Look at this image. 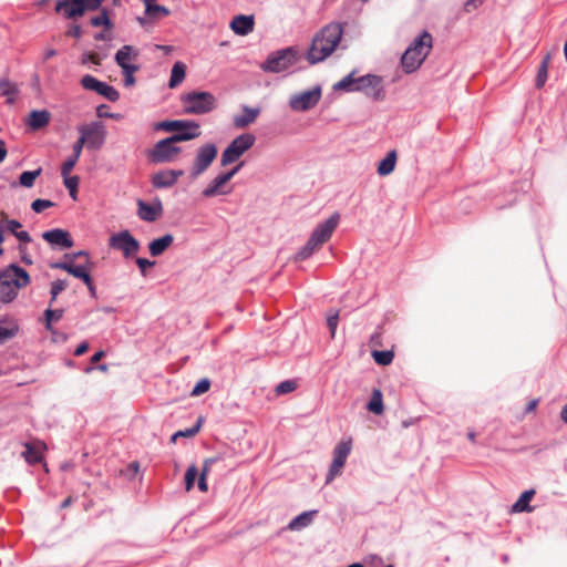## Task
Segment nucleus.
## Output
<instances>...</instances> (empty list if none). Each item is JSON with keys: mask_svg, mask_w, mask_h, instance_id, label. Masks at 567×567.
Instances as JSON below:
<instances>
[{"mask_svg": "<svg viewBox=\"0 0 567 567\" xmlns=\"http://www.w3.org/2000/svg\"><path fill=\"white\" fill-rule=\"evenodd\" d=\"M41 174V168L39 169H35V171H28V172H23L21 175H20V184L24 187H31L35 181V178Z\"/></svg>", "mask_w": 567, "mask_h": 567, "instance_id": "ea45409f", "label": "nucleus"}, {"mask_svg": "<svg viewBox=\"0 0 567 567\" xmlns=\"http://www.w3.org/2000/svg\"><path fill=\"white\" fill-rule=\"evenodd\" d=\"M81 62L82 64H86L90 62L95 65H101L102 58L95 52H85L82 54Z\"/></svg>", "mask_w": 567, "mask_h": 567, "instance_id": "de8ad7c7", "label": "nucleus"}, {"mask_svg": "<svg viewBox=\"0 0 567 567\" xmlns=\"http://www.w3.org/2000/svg\"><path fill=\"white\" fill-rule=\"evenodd\" d=\"M84 146L87 148V143L85 142L84 137L82 135H80L78 141L73 144V147H72L73 154H72V156H74L75 158H80V156L82 154V150H83Z\"/></svg>", "mask_w": 567, "mask_h": 567, "instance_id": "5fc2aeb1", "label": "nucleus"}, {"mask_svg": "<svg viewBox=\"0 0 567 567\" xmlns=\"http://www.w3.org/2000/svg\"><path fill=\"white\" fill-rule=\"evenodd\" d=\"M14 236L22 243H29L31 240L29 234L24 230H18Z\"/></svg>", "mask_w": 567, "mask_h": 567, "instance_id": "69168bd1", "label": "nucleus"}, {"mask_svg": "<svg viewBox=\"0 0 567 567\" xmlns=\"http://www.w3.org/2000/svg\"><path fill=\"white\" fill-rule=\"evenodd\" d=\"M50 118H51V114L49 111L47 110H41V111H32L30 114H29V117H28V121H27V124L32 128V130H40L44 126H47L50 122Z\"/></svg>", "mask_w": 567, "mask_h": 567, "instance_id": "393cba45", "label": "nucleus"}, {"mask_svg": "<svg viewBox=\"0 0 567 567\" xmlns=\"http://www.w3.org/2000/svg\"><path fill=\"white\" fill-rule=\"evenodd\" d=\"M78 131L87 143V148L92 151L101 150L107 136L105 125L99 121L82 124L78 127Z\"/></svg>", "mask_w": 567, "mask_h": 567, "instance_id": "9b49d317", "label": "nucleus"}, {"mask_svg": "<svg viewBox=\"0 0 567 567\" xmlns=\"http://www.w3.org/2000/svg\"><path fill=\"white\" fill-rule=\"evenodd\" d=\"M24 451L21 456L29 465L43 462V456L48 450L47 444L41 440H32L31 442L23 443Z\"/></svg>", "mask_w": 567, "mask_h": 567, "instance_id": "f3484780", "label": "nucleus"}, {"mask_svg": "<svg viewBox=\"0 0 567 567\" xmlns=\"http://www.w3.org/2000/svg\"><path fill=\"white\" fill-rule=\"evenodd\" d=\"M259 113L258 107L244 106L241 113L233 117V124L236 128H245L257 120Z\"/></svg>", "mask_w": 567, "mask_h": 567, "instance_id": "4be33fe9", "label": "nucleus"}, {"mask_svg": "<svg viewBox=\"0 0 567 567\" xmlns=\"http://www.w3.org/2000/svg\"><path fill=\"white\" fill-rule=\"evenodd\" d=\"M433 47L432 35L423 31L405 50L401 64L406 73L416 71L426 59Z\"/></svg>", "mask_w": 567, "mask_h": 567, "instance_id": "20e7f679", "label": "nucleus"}, {"mask_svg": "<svg viewBox=\"0 0 567 567\" xmlns=\"http://www.w3.org/2000/svg\"><path fill=\"white\" fill-rule=\"evenodd\" d=\"M19 93L18 85L8 79L0 80V94L7 99V103H14Z\"/></svg>", "mask_w": 567, "mask_h": 567, "instance_id": "c85d7f7f", "label": "nucleus"}, {"mask_svg": "<svg viewBox=\"0 0 567 567\" xmlns=\"http://www.w3.org/2000/svg\"><path fill=\"white\" fill-rule=\"evenodd\" d=\"M79 161V158H75L74 156H71L70 158H68L63 164H62V167H61V175L63 177L65 176H71L70 173L72 172V169L74 168L76 162Z\"/></svg>", "mask_w": 567, "mask_h": 567, "instance_id": "8fccbe9b", "label": "nucleus"}, {"mask_svg": "<svg viewBox=\"0 0 567 567\" xmlns=\"http://www.w3.org/2000/svg\"><path fill=\"white\" fill-rule=\"evenodd\" d=\"M140 52L133 45H123L115 53V62L121 69L134 68Z\"/></svg>", "mask_w": 567, "mask_h": 567, "instance_id": "6ab92c4d", "label": "nucleus"}, {"mask_svg": "<svg viewBox=\"0 0 567 567\" xmlns=\"http://www.w3.org/2000/svg\"><path fill=\"white\" fill-rule=\"evenodd\" d=\"M52 268L62 269L74 276L75 278L82 279L84 282L90 281V268L84 265H74L71 259H66L62 262H55L51 265Z\"/></svg>", "mask_w": 567, "mask_h": 567, "instance_id": "aec40b11", "label": "nucleus"}, {"mask_svg": "<svg viewBox=\"0 0 567 567\" xmlns=\"http://www.w3.org/2000/svg\"><path fill=\"white\" fill-rule=\"evenodd\" d=\"M82 28L78 23H72L69 29L65 31L66 37H72L74 39H81L82 38Z\"/></svg>", "mask_w": 567, "mask_h": 567, "instance_id": "6e6d98bb", "label": "nucleus"}, {"mask_svg": "<svg viewBox=\"0 0 567 567\" xmlns=\"http://www.w3.org/2000/svg\"><path fill=\"white\" fill-rule=\"evenodd\" d=\"M183 112L185 114L202 115L217 107V99L207 91H192L181 96Z\"/></svg>", "mask_w": 567, "mask_h": 567, "instance_id": "423d86ee", "label": "nucleus"}, {"mask_svg": "<svg viewBox=\"0 0 567 567\" xmlns=\"http://www.w3.org/2000/svg\"><path fill=\"white\" fill-rule=\"evenodd\" d=\"M284 68V50H278L271 53L266 61L261 64L265 72L278 73Z\"/></svg>", "mask_w": 567, "mask_h": 567, "instance_id": "a878e982", "label": "nucleus"}, {"mask_svg": "<svg viewBox=\"0 0 567 567\" xmlns=\"http://www.w3.org/2000/svg\"><path fill=\"white\" fill-rule=\"evenodd\" d=\"M342 27L330 23L322 28L313 38L307 59L311 64L323 61L338 47L342 38Z\"/></svg>", "mask_w": 567, "mask_h": 567, "instance_id": "f257e3e1", "label": "nucleus"}, {"mask_svg": "<svg viewBox=\"0 0 567 567\" xmlns=\"http://www.w3.org/2000/svg\"><path fill=\"white\" fill-rule=\"evenodd\" d=\"M19 332V323L16 319L0 320V344L13 338Z\"/></svg>", "mask_w": 567, "mask_h": 567, "instance_id": "bb28decb", "label": "nucleus"}, {"mask_svg": "<svg viewBox=\"0 0 567 567\" xmlns=\"http://www.w3.org/2000/svg\"><path fill=\"white\" fill-rule=\"evenodd\" d=\"M550 63V54H546L543 59L542 63L539 64L536 82L535 85L537 89H540L545 85L547 78H548V69Z\"/></svg>", "mask_w": 567, "mask_h": 567, "instance_id": "72a5a7b5", "label": "nucleus"}, {"mask_svg": "<svg viewBox=\"0 0 567 567\" xmlns=\"http://www.w3.org/2000/svg\"><path fill=\"white\" fill-rule=\"evenodd\" d=\"M255 19L254 16L239 14L233 18L229 28L237 35H247L254 31Z\"/></svg>", "mask_w": 567, "mask_h": 567, "instance_id": "412c9836", "label": "nucleus"}, {"mask_svg": "<svg viewBox=\"0 0 567 567\" xmlns=\"http://www.w3.org/2000/svg\"><path fill=\"white\" fill-rule=\"evenodd\" d=\"M105 109H106V105L97 106L96 114H97L99 117H106V118H112V120H115V121H120V120L123 118L122 114H120V113H110V112H106Z\"/></svg>", "mask_w": 567, "mask_h": 567, "instance_id": "603ef678", "label": "nucleus"}, {"mask_svg": "<svg viewBox=\"0 0 567 567\" xmlns=\"http://www.w3.org/2000/svg\"><path fill=\"white\" fill-rule=\"evenodd\" d=\"M63 316V310L62 309H56V310H52V309H48L45 310L44 312V317H45V327L48 330H52V322L53 321H59Z\"/></svg>", "mask_w": 567, "mask_h": 567, "instance_id": "a19ab883", "label": "nucleus"}, {"mask_svg": "<svg viewBox=\"0 0 567 567\" xmlns=\"http://www.w3.org/2000/svg\"><path fill=\"white\" fill-rule=\"evenodd\" d=\"M217 154V146L213 143H206L198 147L188 171L189 178L194 181L204 174L216 159Z\"/></svg>", "mask_w": 567, "mask_h": 567, "instance_id": "1a4fd4ad", "label": "nucleus"}, {"mask_svg": "<svg viewBox=\"0 0 567 567\" xmlns=\"http://www.w3.org/2000/svg\"><path fill=\"white\" fill-rule=\"evenodd\" d=\"M138 217L145 221H155L162 215V204L150 205L138 200Z\"/></svg>", "mask_w": 567, "mask_h": 567, "instance_id": "b1692460", "label": "nucleus"}, {"mask_svg": "<svg viewBox=\"0 0 567 567\" xmlns=\"http://www.w3.org/2000/svg\"><path fill=\"white\" fill-rule=\"evenodd\" d=\"M96 93L104 96L105 99H107L111 102H116L120 99L118 92L113 86H111L104 82H101Z\"/></svg>", "mask_w": 567, "mask_h": 567, "instance_id": "4c0bfd02", "label": "nucleus"}, {"mask_svg": "<svg viewBox=\"0 0 567 567\" xmlns=\"http://www.w3.org/2000/svg\"><path fill=\"white\" fill-rule=\"evenodd\" d=\"M198 488L203 493H206L208 491L207 476L199 475V477H198Z\"/></svg>", "mask_w": 567, "mask_h": 567, "instance_id": "0e129e2a", "label": "nucleus"}, {"mask_svg": "<svg viewBox=\"0 0 567 567\" xmlns=\"http://www.w3.org/2000/svg\"><path fill=\"white\" fill-rule=\"evenodd\" d=\"M43 239L51 245L61 246L63 248H71L73 246V241L70 238L69 233L63 229L45 231L43 234Z\"/></svg>", "mask_w": 567, "mask_h": 567, "instance_id": "5701e85b", "label": "nucleus"}, {"mask_svg": "<svg viewBox=\"0 0 567 567\" xmlns=\"http://www.w3.org/2000/svg\"><path fill=\"white\" fill-rule=\"evenodd\" d=\"M63 181L65 187L69 189L70 196L75 200L78 198L80 178L78 176H65Z\"/></svg>", "mask_w": 567, "mask_h": 567, "instance_id": "58836bf2", "label": "nucleus"}, {"mask_svg": "<svg viewBox=\"0 0 567 567\" xmlns=\"http://www.w3.org/2000/svg\"><path fill=\"white\" fill-rule=\"evenodd\" d=\"M238 169L239 166L235 167L230 172L217 175L203 189L202 196L205 198H212L216 196H224L230 194L233 192V187L229 186V181L233 178V176L237 173Z\"/></svg>", "mask_w": 567, "mask_h": 567, "instance_id": "4468645a", "label": "nucleus"}, {"mask_svg": "<svg viewBox=\"0 0 567 567\" xmlns=\"http://www.w3.org/2000/svg\"><path fill=\"white\" fill-rule=\"evenodd\" d=\"M173 241L174 237L171 234L152 240L148 245L151 255L154 257L162 255L173 244Z\"/></svg>", "mask_w": 567, "mask_h": 567, "instance_id": "cd10ccee", "label": "nucleus"}, {"mask_svg": "<svg viewBox=\"0 0 567 567\" xmlns=\"http://www.w3.org/2000/svg\"><path fill=\"white\" fill-rule=\"evenodd\" d=\"M320 97V87H315L310 91L291 96L289 105L295 111H308L318 104Z\"/></svg>", "mask_w": 567, "mask_h": 567, "instance_id": "dca6fc26", "label": "nucleus"}, {"mask_svg": "<svg viewBox=\"0 0 567 567\" xmlns=\"http://www.w3.org/2000/svg\"><path fill=\"white\" fill-rule=\"evenodd\" d=\"M370 343L373 347H381L382 346V332L377 331L371 336Z\"/></svg>", "mask_w": 567, "mask_h": 567, "instance_id": "052dcab7", "label": "nucleus"}, {"mask_svg": "<svg viewBox=\"0 0 567 567\" xmlns=\"http://www.w3.org/2000/svg\"><path fill=\"white\" fill-rule=\"evenodd\" d=\"M156 130L174 132L171 137L176 142H187L202 135L199 123L190 120L163 121L155 125Z\"/></svg>", "mask_w": 567, "mask_h": 567, "instance_id": "0eeeda50", "label": "nucleus"}, {"mask_svg": "<svg viewBox=\"0 0 567 567\" xmlns=\"http://www.w3.org/2000/svg\"><path fill=\"white\" fill-rule=\"evenodd\" d=\"M54 204L49 199H35L31 207L35 213H42L44 209L52 207Z\"/></svg>", "mask_w": 567, "mask_h": 567, "instance_id": "3c124183", "label": "nucleus"}, {"mask_svg": "<svg viewBox=\"0 0 567 567\" xmlns=\"http://www.w3.org/2000/svg\"><path fill=\"white\" fill-rule=\"evenodd\" d=\"M30 282L28 272L16 266L11 265L0 271V302L9 303L12 302L19 290Z\"/></svg>", "mask_w": 567, "mask_h": 567, "instance_id": "7ed1b4c3", "label": "nucleus"}, {"mask_svg": "<svg viewBox=\"0 0 567 567\" xmlns=\"http://www.w3.org/2000/svg\"><path fill=\"white\" fill-rule=\"evenodd\" d=\"M184 175L182 169H164L152 176V184L156 188H168L174 186L178 178Z\"/></svg>", "mask_w": 567, "mask_h": 567, "instance_id": "a211bd4d", "label": "nucleus"}, {"mask_svg": "<svg viewBox=\"0 0 567 567\" xmlns=\"http://www.w3.org/2000/svg\"><path fill=\"white\" fill-rule=\"evenodd\" d=\"M136 264L141 268L142 272H144L147 267H152L154 265V261H150L145 258H137Z\"/></svg>", "mask_w": 567, "mask_h": 567, "instance_id": "e2e57ef3", "label": "nucleus"}, {"mask_svg": "<svg viewBox=\"0 0 567 567\" xmlns=\"http://www.w3.org/2000/svg\"><path fill=\"white\" fill-rule=\"evenodd\" d=\"M109 30L105 29V31L99 32L94 35V39L96 41H109L111 40V34L107 32Z\"/></svg>", "mask_w": 567, "mask_h": 567, "instance_id": "338daca9", "label": "nucleus"}, {"mask_svg": "<svg viewBox=\"0 0 567 567\" xmlns=\"http://www.w3.org/2000/svg\"><path fill=\"white\" fill-rule=\"evenodd\" d=\"M256 142L251 133H244L237 136L223 152L220 164L227 166L236 162L245 152H247Z\"/></svg>", "mask_w": 567, "mask_h": 567, "instance_id": "9d476101", "label": "nucleus"}, {"mask_svg": "<svg viewBox=\"0 0 567 567\" xmlns=\"http://www.w3.org/2000/svg\"><path fill=\"white\" fill-rule=\"evenodd\" d=\"M109 246L113 249L122 251L125 258L135 256L140 250V243L132 236L128 230H121L111 235Z\"/></svg>", "mask_w": 567, "mask_h": 567, "instance_id": "ddd939ff", "label": "nucleus"}, {"mask_svg": "<svg viewBox=\"0 0 567 567\" xmlns=\"http://www.w3.org/2000/svg\"><path fill=\"white\" fill-rule=\"evenodd\" d=\"M368 410L377 415H380L383 413V400H382V393L379 389H374L372 392V396L368 403Z\"/></svg>", "mask_w": 567, "mask_h": 567, "instance_id": "f704fd0d", "label": "nucleus"}, {"mask_svg": "<svg viewBox=\"0 0 567 567\" xmlns=\"http://www.w3.org/2000/svg\"><path fill=\"white\" fill-rule=\"evenodd\" d=\"M90 23L95 28L104 27L106 30H111L113 28L109 11L104 8L101 10L99 16L92 17L90 19Z\"/></svg>", "mask_w": 567, "mask_h": 567, "instance_id": "c9c22d12", "label": "nucleus"}, {"mask_svg": "<svg viewBox=\"0 0 567 567\" xmlns=\"http://www.w3.org/2000/svg\"><path fill=\"white\" fill-rule=\"evenodd\" d=\"M316 514H317V511L301 513L300 515H298L296 518H293L289 523L288 528L290 530H300V529L309 526Z\"/></svg>", "mask_w": 567, "mask_h": 567, "instance_id": "c756f323", "label": "nucleus"}, {"mask_svg": "<svg viewBox=\"0 0 567 567\" xmlns=\"http://www.w3.org/2000/svg\"><path fill=\"white\" fill-rule=\"evenodd\" d=\"M396 163V152L390 151L386 156L379 163L378 165V174L381 176H386L391 174L395 168Z\"/></svg>", "mask_w": 567, "mask_h": 567, "instance_id": "2f4dec72", "label": "nucleus"}, {"mask_svg": "<svg viewBox=\"0 0 567 567\" xmlns=\"http://www.w3.org/2000/svg\"><path fill=\"white\" fill-rule=\"evenodd\" d=\"M210 388V381L208 379H202L196 383L192 391L193 396H198L206 393Z\"/></svg>", "mask_w": 567, "mask_h": 567, "instance_id": "a18cd8bd", "label": "nucleus"}, {"mask_svg": "<svg viewBox=\"0 0 567 567\" xmlns=\"http://www.w3.org/2000/svg\"><path fill=\"white\" fill-rule=\"evenodd\" d=\"M66 288L65 280H55L51 286L52 301L56 299L58 295Z\"/></svg>", "mask_w": 567, "mask_h": 567, "instance_id": "864d4df0", "label": "nucleus"}, {"mask_svg": "<svg viewBox=\"0 0 567 567\" xmlns=\"http://www.w3.org/2000/svg\"><path fill=\"white\" fill-rule=\"evenodd\" d=\"M352 450V441L342 440L339 442L333 450V460L330 465L329 472L327 474L326 483L329 484L334 480L336 476H339L342 472V468L346 464V461Z\"/></svg>", "mask_w": 567, "mask_h": 567, "instance_id": "2eb2a0df", "label": "nucleus"}, {"mask_svg": "<svg viewBox=\"0 0 567 567\" xmlns=\"http://www.w3.org/2000/svg\"><path fill=\"white\" fill-rule=\"evenodd\" d=\"M104 0H58L55 12L62 14L65 19L76 20L89 11H95L101 8Z\"/></svg>", "mask_w": 567, "mask_h": 567, "instance_id": "6e6552de", "label": "nucleus"}, {"mask_svg": "<svg viewBox=\"0 0 567 567\" xmlns=\"http://www.w3.org/2000/svg\"><path fill=\"white\" fill-rule=\"evenodd\" d=\"M535 495L534 489L525 491L520 494L519 498L512 506V512L522 513V512H532L533 507L529 506V502Z\"/></svg>", "mask_w": 567, "mask_h": 567, "instance_id": "7c9ffc66", "label": "nucleus"}, {"mask_svg": "<svg viewBox=\"0 0 567 567\" xmlns=\"http://www.w3.org/2000/svg\"><path fill=\"white\" fill-rule=\"evenodd\" d=\"M145 12H146V14H148L151 17L168 16L169 14V10L166 7L155 4V3L150 6L148 8H146Z\"/></svg>", "mask_w": 567, "mask_h": 567, "instance_id": "c03bdc74", "label": "nucleus"}, {"mask_svg": "<svg viewBox=\"0 0 567 567\" xmlns=\"http://www.w3.org/2000/svg\"><path fill=\"white\" fill-rule=\"evenodd\" d=\"M340 220L338 213L332 214L324 223L319 224L313 230L307 244L296 254L295 260L300 261L309 258L324 243H327L336 230Z\"/></svg>", "mask_w": 567, "mask_h": 567, "instance_id": "39448f33", "label": "nucleus"}, {"mask_svg": "<svg viewBox=\"0 0 567 567\" xmlns=\"http://www.w3.org/2000/svg\"><path fill=\"white\" fill-rule=\"evenodd\" d=\"M483 0H467L464 4V9L467 12L473 11L476 9L480 4H482Z\"/></svg>", "mask_w": 567, "mask_h": 567, "instance_id": "680f3d73", "label": "nucleus"}, {"mask_svg": "<svg viewBox=\"0 0 567 567\" xmlns=\"http://www.w3.org/2000/svg\"><path fill=\"white\" fill-rule=\"evenodd\" d=\"M87 349H89V344L86 342H82L75 349L74 354L78 355V357L82 355V354H84L87 351Z\"/></svg>", "mask_w": 567, "mask_h": 567, "instance_id": "774afa93", "label": "nucleus"}, {"mask_svg": "<svg viewBox=\"0 0 567 567\" xmlns=\"http://www.w3.org/2000/svg\"><path fill=\"white\" fill-rule=\"evenodd\" d=\"M218 460V457L206 458L203 463V468L199 475L208 476L212 465Z\"/></svg>", "mask_w": 567, "mask_h": 567, "instance_id": "13d9d810", "label": "nucleus"}, {"mask_svg": "<svg viewBox=\"0 0 567 567\" xmlns=\"http://www.w3.org/2000/svg\"><path fill=\"white\" fill-rule=\"evenodd\" d=\"M137 71L138 66L122 69V72L124 74V84L126 86H132L135 84L134 73Z\"/></svg>", "mask_w": 567, "mask_h": 567, "instance_id": "09e8293b", "label": "nucleus"}, {"mask_svg": "<svg viewBox=\"0 0 567 567\" xmlns=\"http://www.w3.org/2000/svg\"><path fill=\"white\" fill-rule=\"evenodd\" d=\"M186 75V65L183 62H176L171 72V79L168 82V86L174 89L178 86L185 79Z\"/></svg>", "mask_w": 567, "mask_h": 567, "instance_id": "473e14b6", "label": "nucleus"}, {"mask_svg": "<svg viewBox=\"0 0 567 567\" xmlns=\"http://www.w3.org/2000/svg\"><path fill=\"white\" fill-rule=\"evenodd\" d=\"M81 84L85 90L96 92L101 84V81L96 80L92 75L86 74L82 78Z\"/></svg>", "mask_w": 567, "mask_h": 567, "instance_id": "37998d69", "label": "nucleus"}, {"mask_svg": "<svg viewBox=\"0 0 567 567\" xmlns=\"http://www.w3.org/2000/svg\"><path fill=\"white\" fill-rule=\"evenodd\" d=\"M200 426H202V419H199L193 427L184 430V431H177L175 433V437H193L199 432Z\"/></svg>", "mask_w": 567, "mask_h": 567, "instance_id": "49530a36", "label": "nucleus"}, {"mask_svg": "<svg viewBox=\"0 0 567 567\" xmlns=\"http://www.w3.org/2000/svg\"><path fill=\"white\" fill-rule=\"evenodd\" d=\"M4 227L14 235L21 228V224L18 220H4Z\"/></svg>", "mask_w": 567, "mask_h": 567, "instance_id": "bf43d9fd", "label": "nucleus"}, {"mask_svg": "<svg viewBox=\"0 0 567 567\" xmlns=\"http://www.w3.org/2000/svg\"><path fill=\"white\" fill-rule=\"evenodd\" d=\"M198 475V471L195 464L188 466L185 473V488L186 491H190L194 486L195 480Z\"/></svg>", "mask_w": 567, "mask_h": 567, "instance_id": "79ce46f5", "label": "nucleus"}, {"mask_svg": "<svg viewBox=\"0 0 567 567\" xmlns=\"http://www.w3.org/2000/svg\"><path fill=\"white\" fill-rule=\"evenodd\" d=\"M371 354H372V358L375 361V363H378L379 365H383V367L392 363V361L394 359V352L391 350H386V351L374 350V351H372Z\"/></svg>", "mask_w": 567, "mask_h": 567, "instance_id": "e433bc0d", "label": "nucleus"}, {"mask_svg": "<svg viewBox=\"0 0 567 567\" xmlns=\"http://www.w3.org/2000/svg\"><path fill=\"white\" fill-rule=\"evenodd\" d=\"M176 143L172 137L158 141L150 153L152 162L163 164L176 161L182 153V148Z\"/></svg>", "mask_w": 567, "mask_h": 567, "instance_id": "f8f14e48", "label": "nucleus"}, {"mask_svg": "<svg viewBox=\"0 0 567 567\" xmlns=\"http://www.w3.org/2000/svg\"><path fill=\"white\" fill-rule=\"evenodd\" d=\"M338 321H339L338 312H336L332 316H329L328 319H327V324L329 327V330H330V333H331V338H334L337 326H338Z\"/></svg>", "mask_w": 567, "mask_h": 567, "instance_id": "4d7b16f0", "label": "nucleus"}, {"mask_svg": "<svg viewBox=\"0 0 567 567\" xmlns=\"http://www.w3.org/2000/svg\"><path fill=\"white\" fill-rule=\"evenodd\" d=\"M357 72L352 71L339 82L333 84L334 91L344 92H363L367 96L375 101L384 99V89L382 79L379 75L367 74L363 76H355Z\"/></svg>", "mask_w": 567, "mask_h": 567, "instance_id": "f03ea898", "label": "nucleus"}]
</instances>
